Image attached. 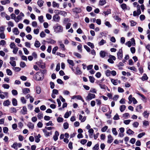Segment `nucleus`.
Returning a JSON list of instances; mask_svg holds the SVG:
<instances>
[{"instance_id": "nucleus-1", "label": "nucleus", "mask_w": 150, "mask_h": 150, "mask_svg": "<svg viewBox=\"0 0 150 150\" xmlns=\"http://www.w3.org/2000/svg\"><path fill=\"white\" fill-rule=\"evenodd\" d=\"M42 74L41 72H37L35 74V79L37 81L42 80L43 79L42 78Z\"/></svg>"}, {"instance_id": "nucleus-2", "label": "nucleus", "mask_w": 150, "mask_h": 150, "mask_svg": "<svg viewBox=\"0 0 150 150\" xmlns=\"http://www.w3.org/2000/svg\"><path fill=\"white\" fill-rule=\"evenodd\" d=\"M137 11H134L133 12V15L134 16H138L141 13V11L140 9V6L138 5L137 6Z\"/></svg>"}, {"instance_id": "nucleus-3", "label": "nucleus", "mask_w": 150, "mask_h": 150, "mask_svg": "<svg viewBox=\"0 0 150 150\" xmlns=\"http://www.w3.org/2000/svg\"><path fill=\"white\" fill-rule=\"evenodd\" d=\"M57 26L55 28V31L56 32H61L63 31V27L60 25L57 24Z\"/></svg>"}, {"instance_id": "nucleus-4", "label": "nucleus", "mask_w": 150, "mask_h": 150, "mask_svg": "<svg viewBox=\"0 0 150 150\" xmlns=\"http://www.w3.org/2000/svg\"><path fill=\"white\" fill-rule=\"evenodd\" d=\"M117 57L118 59L121 60L123 57V51L122 49H120L119 50L118 52L117 53Z\"/></svg>"}, {"instance_id": "nucleus-5", "label": "nucleus", "mask_w": 150, "mask_h": 150, "mask_svg": "<svg viewBox=\"0 0 150 150\" xmlns=\"http://www.w3.org/2000/svg\"><path fill=\"white\" fill-rule=\"evenodd\" d=\"M109 58L108 59V61L111 64H113L114 62L113 60H116L115 57L113 55H110L109 56Z\"/></svg>"}, {"instance_id": "nucleus-6", "label": "nucleus", "mask_w": 150, "mask_h": 150, "mask_svg": "<svg viewBox=\"0 0 150 150\" xmlns=\"http://www.w3.org/2000/svg\"><path fill=\"white\" fill-rule=\"evenodd\" d=\"M110 80L112 83L114 85H117L118 83L120 84L121 83L120 81L118 80L117 79H115L111 78Z\"/></svg>"}, {"instance_id": "nucleus-7", "label": "nucleus", "mask_w": 150, "mask_h": 150, "mask_svg": "<svg viewBox=\"0 0 150 150\" xmlns=\"http://www.w3.org/2000/svg\"><path fill=\"white\" fill-rule=\"evenodd\" d=\"M95 95L94 94L89 93L86 98V99L90 100L95 98Z\"/></svg>"}, {"instance_id": "nucleus-8", "label": "nucleus", "mask_w": 150, "mask_h": 150, "mask_svg": "<svg viewBox=\"0 0 150 150\" xmlns=\"http://www.w3.org/2000/svg\"><path fill=\"white\" fill-rule=\"evenodd\" d=\"M52 19L54 21L59 22L60 21V17L58 15H54L53 16Z\"/></svg>"}, {"instance_id": "nucleus-9", "label": "nucleus", "mask_w": 150, "mask_h": 150, "mask_svg": "<svg viewBox=\"0 0 150 150\" xmlns=\"http://www.w3.org/2000/svg\"><path fill=\"white\" fill-rule=\"evenodd\" d=\"M108 140L107 141L108 143L110 144L113 141V137L110 134H109L108 136Z\"/></svg>"}, {"instance_id": "nucleus-10", "label": "nucleus", "mask_w": 150, "mask_h": 150, "mask_svg": "<svg viewBox=\"0 0 150 150\" xmlns=\"http://www.w3.org/2000/svg\"><path fill=\"white\" fill-rule=\"evenodd\" d=\"M59 135V132L57 131H55L54 133V135L53 138L54 141H56L58 139V137Z\"/></svg>"}, {"instance_id": "nucleus-11", "label": "nucleus", "mask_w": 150, "mask_h": 150, "mask_svg": "<svg viewBox=\"0 0 150 150\" xmlns=\"http://www.w3.org/2000/svg\"><path fill=\"white\" fill-rule=\"evenodd\" d=\"M11 103V102L10 101V100H5L4 101L3 105L4 106H8L9 105H10Z\"/></svg>"}, {"instance_id": "nucleus-12", "label": "nucleus", "mask_w": 150, "mask_h": 150, "mask_svg": "<svg viewBox=\"0 0 150 150\" xmlns=\"http://www.w3.org/2000/svg\"><path fill=\"white\" fill-rule=\"evenodd\" d=\"M30 92V91L29 88H25L22 89V92L25 94L29 93Z\"/></svg>"}, {"instance_id": "nucleus-13", "label": "nucleus", "mask_w": 150, "mask_h": 150, "mask_svg": "<svg viewBox=\"0 0 150 150\" xmlns=\"http://www.w3.org/2000/svg\"><path fill=\"white\" fill-rule=\"evenodd\" d=\"M40 137L41 135L40 134H38V135L35 136V142L37 143L39 142L40 141Z\"/></svg>"}, {"instance_id": "nucleus-14", "label": "nucleus", "mask_w": 150, "mask_h": 150, "mask_svg": "<svg viewBox=\"0 0 150 150\" xmlns=\"http://www.w3.org/2000/svg\"><path fill=\"white\" fill-rule=\"evenodd\" d=\"M106 53L104 51H101L100 52V57L102 58H104L106 56Z\"/></svg>"}, {"instance_id": "nucleus-15", "label": "nucleus", "mask_w": 150, "mask_h": 150, "mask_svg": "<svg viewBox=\"0 0 150 150\" xmlns=\"http://www.w3.org/2000/svg\"><path fill=\"white\" fill-rule=\"evenodd\" d=\"M43 132L44 133V135L46 137H48L50 135V133L49 132H47V130L45 129H42Z\"/></svg>"}, {"instance_id": "nucleus-16", "label": "nucleus", "mask_w": 150, "mask_h": 150, "mask_svg": "<svg viewBox=\"0 0 150 150\" xmlns=\"http://www.w3.org/2000/svg\"><path fill=\"white\" fill-rule=\"evenodd\" d=\"M13 33L16 35H18L19 33L18 29L17 28H15L13 29Z\"/></svg>"}, {"instance_id": "nucleus-17", "label": "nucleus", "mask_w": 150, "mask_h": 150, "mask_svg": "<svg viewBox=\"0 0 150 150\" xmlns=\"http://www.w3.org/2000/svg\"><path fill=\"white\" fill-rule=\"evenodd\" d=\"M27 126L30 129H33L34 127V125L31 122H29L28 123Z\"/></svg>"}, {"instance_id": "nucleus-18", "label": "nucleus", "mask_w": 150, "mask_h": 150, "mask_svg": "<svg viewBox=\"0 0 150 150\" xmlns=\"http://www.w3.org/2000/svg\"><path fill=\"white\" fill-rule=\"evenodd\" d=\"M82 72L79 68L77 67L76 69V71L75 72V74L77 75H80L82 74Z\"/></svg>"}, {"instance_id": "nucleus-19", "label": "nucleus", "mask_w": 150, "mask_h": 150, "mask_svg": "<svg viewBox=\"0 0 150 150\" xmlns=\"http://www.w3.org/2000/svg\"><path fill=\"white\" fill-rule=\"evenodd\" d=\"M142 108V107L141 105H138L136 108V110L137 112H141V109Z\"/></svg>"}, {"instance_id": "nucleus-20", "label": "nucleus", "mask_w": 150, "mask_h": 150, "mask_svg": "<svg viewBox=\"0 0 150 150\" xmlns=\"http://www.w3.org/2000/svg\"><path fill=\"white\" fill-rule=\"evenodd\" d=\"M73 11L74 12L78 13H80L81 12V10L80 8H75L73 9Z\"/></svg>"}, {"instance_id": "nucleus-21", "label": "nucleus", "mask_w": 150, "mask_h": 150, "mask_svg": "<svg viewBox=\"0 0 150 150\" xmlns=\"http://www.w3.org/2000/svg\"><path fill=\"white\" fill-rule=\"evenodd\" d=\"M44 2V1L42 0H39L37 3L38 6L41 7L43 5Z\"/></svg>"}, {"instance_id": "nucleus-22", "label": "nucleus", "mask_w": 150, "mask_h": 150, "mask_svg": "<svg viewBox=\"0 0 150 150\" xmlns=\"http://www.w3.org/2000/svg\"><path fill=\"white\" fill-rule=\"evenodd\" d=\"M126 106L125 105H122L120 106V109L121 112H123L125 109Z\"/></svg>"}, {"instance_id": "nucleus-23", "label": "nucleus", "mask_w": 150, "mask_h": 150, "mask_svg": "<svg viewBox=\"0 0 150 150\" xmlns=\"http://www.w3.org/2000/svg\"><path fill=\"white\" fill-rule=\"evenodd\" d=\"M5 37L6 35L4 32L0 33V38L1 39H5L6 40V39L5 38Z\"/></svg>"}, {"instance_id": "nucleus-24", "label": "nucleus", "mask_w": 150, "mask_h": 150, "mask_svg": "<svg viewBox=\"0 0 150 150\" xmlns=\"http://www.w3.org/2000/svg\"><path fill=\"white\" fill-rule=\"evenodd\" d=\"M12 103L13 105L16 106L17 105V101L16 98H13L12 99Z\"/></svg>"}, {"instance_id": "nucleus-25", "label": "nucleus", "mask_w": 150, "mask_h": 150, "mask_svg": "<svg viewBox=\"0 0 150 150\" xmlns=\"http://www.w3.org/2000/svg\"><path fill=\"white\" fill-rule=\"evenodd\" d=\"M142 114L144 117L147 118L149 117V113L147 111H144Z\"/></svg>"}, {"instance_id": "nucleus-26", "label": "nucleus", "mask_w": 150, "mask_h": 150, "mask_svg": "<svg viewBox=\"0 0 150 150\" xmlns=\"http://www.w3.org/2000/svg\"><path fill=\"white\" fill-rule=\"evenodd\" d=\"M120 6L123 10H125L127 9V6L126 4H122L120 5Z\"/></svg>"}, {"instance_id": "nucleus-27", "label": "nucleus", "mask_w": 150, "mask_h": 150, "mask_svg": "<svg viewBox=\"0 0 150 150\" xmlns=\"http://www.w3.org/2000/svg\"><path fill=\"white\" fill-rule=\"evenodd\" d=\"M34 45L36 47H39L40 45V44L39 41L36 40L35 42Z\"/></svg>"}, {"instance_id": "nucleus-28", "label": "nucleus", "mask_w": 150, "mask_h": 150, "mask_svg": "<svg viewBox=\"0 0 150 150\" xmlns=\"http://www.w3.org/2000/svg\"><path fill=\"white\" fill-rule=\"evenodd\" d=\"M47 42L52 44H54L56 42V41L52 39H49L47 41Z\"/></svg>"}, {"instance_id": "nucleus-29", "label": "nucleus", "mask_w": 150, "mask_h": 150, "mask_svg": "<svg viewBox=\"0 0 150 150\" xmlns=\"http://www.w3.org/2000/svg\"><path fill=\"white\" fill-rule=\"evenodd\" d=\"M36 91L38 94H40L41 92V89L40 87L39 86H37L36 87Z\"/></svg>"}, {"instance_id": "nucleus-30", "label": "nucleus", "mask_w": 150, "mask_h": 150, "mask_svg": "<svg viewBox=\"0 0 150 150\" xmlns=\"http://www.w3.org/2000/svg\"><path fill=\"white\" fill-rule=\"evenodd\" d=\"M112 132L113 134L115 136L117 135L118 134L116 130V128H112Z\"/></svg>"}, {"instance_id": "nucleus-31", "label": "nucleus", "mask_w": 150, "mask_h": 150, "mask_svg": "<svg viewBox=\"0 0 150 150\" xmlns=\"http://www.w3.org/2000/svg\"><path fill=\"white\" fill-rule=\"evenodd\" d=\"M148 79V77H147L146 74H144L143 75V76L142 78V80L143 81H144L147 80Z\"/></svg>"}, {"instance_id": "nucleus-32", "label": "nucleus", "mask_w": 150, "mask_h": 150, "mask_svg": "<svg viewBox=\"0 0 150 150\" xmlns=\"http://www.w3.org/2000/svg\"><path fill=\"white\" fill-rule=\"evenodd\" d=\"M134 132L130 129H129L127 131V133L129 135L133 134Z\"/></svg>"}, {"instance_id": "nucleus-33", "label": "nucleus", "mask_w": 150, "mask_h": 150, "mask_svg": "<svg viewBox=\"0 0 150 150\" xmlns=\"http://www.w3.org/2000/svg\"><path fill=\"white\" fill-rule=\"evenodd\" d=\"M68 63L72 66H73L74 65L73 61L71 60L68 59L67 60Z\"/></svg>"}, {"instance_id": "nucleus-34", "label": "nucleus", "mask_w": 150, "mask_h": 150, "mask_svg": "<svg viewBox=\"0 0 150 150\" xmlns=\"http://www.w3.org/2000/svg\"><path fill=\"white\" fill-rule=\"evenodd\" d=\"M27 109L25 106H23V111L22 113L23 114L25 115L27 113Z\"/></svg>"}, {"instance_id": "nucleus-35", "label": "nucleus", "mask_w": 150, "mask_h": 150, "mask_svg": "<svg viewBox=\"0 0 150 150\" xmlns=\"http://www.w3.org/2000/svg\"><path fill=\"white\" fill-rule=\"evenodd\" d=\"M106 3V1L105 0H100L99 1V5L100 6H103Z\"/></svg>"}, {"instance_id": "nucleus-36", "label": "nucleus", "mask_w": 150, "mask_h": 150, "mask_svg": "<svg viewBox=\"0 0 150 150\" xmlns=\"http://www.w3.org/2000/svg\"><path fill=\"white\" fill-rule=\"evenodd\" d=\"M6 44V42L4 40H1L0 41V46L2 45V46H4Z\"/></svg>"}, {"instance_id": "nucleus-37", "label": "nucleus", "mask_w": 150, "mask_h": 150, "mask_svg": "<svg viewBox=\"0 0 150 150\" xmlns=\"http://www.w3.org/2000/svg\"><path fill=\"white\" fill-rule=\"evenodd\" d=\"M38 19L40 22L42 23L44 21L43 20V17L42 16H39L38 17Z\"/></svg>"}, {"instance_id": "nucleus-38", "label": "nucleus", "mask_w": 150, "mask_h": 150, "mask_svg": "<svg viewBox=\"0 0 150 150\" xmlns=\"http://www.w3.org/2000/svg\"><path fill=\"white\" fill-rule=\"evenodd\" d=\"M90 81L92 83H93L95 81L94 78L92 76H89Z\"/></svg>"}, {"instance_id": "nucleus-39", "label": "nucleus", "mask_w": 150, "mask_h": 150, "mask_svg": "<svg viewBox=\"0 0 150 150\" xmlns=\"http://www.w3.org/2000/svg\"><path fill=\"white\" fill-rule=\"evenodd\" d=\"M99 148V145L98 144H96L93 148V150H98Z\"/></svg>"}, {"instance_id": "nucleus-40", "label": "nucleus", "mask_w": 150, "mask_h": 150, "mask_svg": "<svg viewBox=\"0 0 150 150\" xmlns=\"http://www.w3.org/2000/svg\"><path fill=\"white\" fill-rule=\"evenodd\" d=\"M6 73L8 75L11 76L12 75V72L11 70L7 69L6 70Z\"/></svg>"}, {"instance_id": "nucleus-41", "label": "nucleus", "mask_w": 150, "mask_h": 150, "mask_svg": "<svg viewBox=\"0 0 150 150\" xmlns=\"http://www.w3.org/2000/svg\"><path fill=\"white\" fill-rule=\"evenodd\" d=\"M87 45L90 46L91 48H94V46L93 43H92L90 42H88L87 43Z\"/></svg>"}, {"instance_id": "nucleus-42", "label": "nucleus", "mask_w": 150, "mask_h": 150, "mask_svg": "<svg viewBox=\"0 0 150 150\" xmlns=\"http://www.w3.org/2000/svg\"><path fill=\"white\" fill-rule=\"evenodd\" d=\"M99 85L100 87V88L102 89H105L106 88H107V86H106L105 84H99Z\"/></svg>"}, {"instance_id": "nucleus-43", "label": "nucleus", "mask_w": 150, "mask_h": 150, "mask_svg": "<svg viewBox=\"0 0 150 150\" xmlns=\"http://www.w3.org/2000/svg\"><path fill=\"white\" fill-rule=\"evenodd\" d=\"M43 115L42 113L40 112L39 113L37 117L39 119H40L43 118Z\"/></svg>"}, {"instance_id": "nucleus-44", "label": "nucleus", "mask_w": 150, "mask_h": 150, "mask_svg": "<svg viewBox=\"0 0 150 150\" xmlns=\"http://www.w3.org/2000/svg\"><path fill=\"white\" fill-rule=\"evenodd\" d=\"M12 94L14 96H16L18 94V92L15 89H13L11 91Z\"/></svg>"}, {"instance_id": "nucleus-45", "label": "nucleus", "mask_w": 150, "mask_h": 150, "mask_svg": "<svg viewBox=\"0 0 150 150\" xmlns=\"http://www.w3.org/2000/svg\"><path fill=\"white\" fill-rule=\"evenodd\" d=\"M108 128V126L105 125L101 129V131L102 132H105L106 131Z\"/></svg>"}, {"instance_id": "nucleus-46", "label": "nucleus", "mask_w": 150, "mask_h": 150, "mask_svg": "<svg viewBox=\"0 0 150 150\" xmlns=\"http://www.w3.org/2000/svg\"><path fill=\"white\" fill-rule=\"evenodd\" d=\"M13 49V53L15 54H16L18 50V48L17 47H16Z\"/></svg>"}, {"instance_id": "nucleus-47", "label": "nucleus", "mask_w": 150, "mask_h": 150, "mask_svg": "<svg viewBox=\"0 0 150 150\" xmlns=\"http://www.w3.org/2000/svg\"><path fill=\"white\" fill-rule=\"evenodd\" d=\"M82 45L81 44H80L77 46V49L80 52H82Z\"/></svg>"}, {"instance_id": "nucleus-48", "label": "nucleus", "mask_w": 150, "mask_h": 150, "mask_svg": "<svg viewBox=\"0 0 150 150\" xmlns=\"http://www.w3.org/2000/svg\"><path fill=\"white\" fill-rule=\"evenodd\" d=\"M113 119L115 120H117L120 119L119 116L117 113L114 116L113 118Z\"/></svg>"}, {"instance_id": "nucleus-49", "label": "nucleus", "mask_w": 150, "mask_h": 150, "mask_svg": "<svg viewBox=\"0 0 150 150\" xmlns=\"http://www.w3.org/2000/svg\"><path fill=\"white\" fill-rule=\"evenodd\" d=\"M106 43V41L103 39H102L99 43V45H103L105 43Z\"/></svg>"}, {"instance_id": "nucleus-50", "label": "nucleus", "mask_w": 150, "mask_h": 150, "mask_svg": "<svg viewBox=\"0 0 150 150\" xmlns=\"http://www.w3.org/2000/svg\"><path fill=\"white\" fill-rule=\"evenodd\" d=\"M10 111L12 113H16L17 112L16 108H10Z\"/></svg>"}, {"instance_id": "nucleus-51", "label": "nucleus", "mask_w": 150, "mask_h": 150, "mask_svg": "<svg viewBox=\"0 0 150 150\" xmlns=\"http://www.w3.org/2000/svg\"><path fill=\"white\" fill-rule=\"evenodd\" d=\"M52 6L54 7H57V8H59V4L54 1H53L52 3Z\"/></svg>"}, {"instance_id": "nucleus-52", "label": "nucleus", "mask_w": 150, "mask_h": 150, "mask_svg": "<svg viewBox=\"0 0 150 150\" xmlns=\"http://www.w3.org/2000/svg\"><path fill=\"white\" fill-rule=\"evenodd\" d=\"M111 13L110 10V9H108L107 11H104L103 13L105 15H107L109 14H110Z\"/></svg>"}, {"instance_id": "nucleus-53", "label": "nucleus", "mask_w": 150, "mask_h": 150, "mask_svg": "<svg viewBox=\"0 0 150 150\" xmlns=\"http://www.w3.org/2000/svg\"><path fill=\"white\" fill-rule=\"evenodd\" d=\"M139 125V123L137 122H134L133 124L132 125L134 127L137 128Z\"/></svg>"}, {"instance_id": "nucleus-54", "label": "nucleus", "mask_w": 150, "mask_h": 150, "mask_svg": "<svg viewBox=\"0 0 150 150\" xmlns=\"http://www.w3.org/2000/svg\"><path fill=\"white\" fill-rule=\"evenodd\" d=\"M58 49V47L57 46L54 47L53 49L52 50V53L53 54H55L56 51Z\"/></svg>"}, {"instance_id": "nucleus-55", "label": "nucleus", "mask_w": 150, "mask_h": 150, "mask_svg": "<svg viewBox=\"0 0 150 150\" xmlns=\"http://www.w3.org/2000/svg\"><path fill=\"white\" fill-rule=\"evenodd\" d=\"M10 63L11 65L13 67L16 66V62L15 61H11L10 62Z\"/></svg>"}, {"instance_id": "nucleus-56", "label": "nucleus", "mask_w": 150, "mask_h": 150, "mask_svg": "<svg viewBox=\"0 0 150 150\" xmlns=\"http://www.w3.org/2000/svg\"><path fill=\"white\" fill-rule=\"evenodd\" d=\"M145 134V132H142V133H140L138 135L137 137L139 138H140L144 136Z\"/></svg>"}, {"instance_id": "nucleus-57", "label": "nucleus", "mask_w": 150, "mask_h": 150, "mask_svg": "<svg viewBox=\"0 0 150 150\" xmlns=\"http://www.w3.org/2000/svg\"><path fill=\"white\" fill-rule=\"evenodd\" d=\"M21 100L22 103L23 104H25L26 103V100L25 99V98L23 97H22L21 98Z\"/></svg>"}, {"instance_id": "nucleus-58", "label": "nucleus", "mask_w": 150, "mask_h": 150, "mask_svg": "<svg viewBox=\"0 0 150 150\" xmlns=\"http://www.w3.org/2000/svg\"><path fill=\"white\" fill-rule=\"evenodd\" d=\"M63 127L64 129H67L69 127V124L67 122L64 123Z\"/></svg>"}, {"instance_id": "nucleus-59", "label": "nucleus", "mask_w": 150, "mask_h": 150, "mask_svg": "<svg viewBox=\"0 0 150 150\" xmlns=\"http://www.w3.org/2000/svg\"><path fill=\"white\" fill-rule=\"evenodd\" d=\"M10 47L11 48L13 49L16 47V45L14 42H11L10 45Z\"/></svg>"}, {"instance_id": "nucleus-60", "label": "nucleus", "mask_w": 150, "mask_h": 150, "mask_svg": "<svg viewBox=\"0 0 150 150\" xmlns=\"http://www.w3.org/2000/svg\"><path fill=\"white\" fill-rule=\"evenodd\" d=\"M88 132L89 133L91 134L90 135V137H91V136L93 135V133L94 130L92 128H91L89 129Z\"/></svg>"}, {"instance_id": "nucleus-61", "label": "nucleus", "mask_w": 150, "mask_h": 150, "mask_svg": "<svg viewBox=\"0 0 150 150\" xmlns=\"http://www.w3.org/2000/svg\"><path fill=\"white\" fill-rule=\"evenodd\" d=\"M60 15H61L64 16H66L67 15V13L66 12L64 11H61Z\"/></svg>"}, {"instance_id": "nucleus-62", "label": "nucleus", "mask_w": 150, "mask_h": 150, "mask_svg": "<svg viewBox=\"0 0 150 150\" xmlns=\"http://www.w3.org/2000/svg\"><path fill=\"white\" fill-rule=\"evenodd\" d=\"M74 54L78 58H81V55L80 54H79L77 52H74Z\"/></svg>"}, {"instance_id": "nucleus-63", "label": "nucleus", "mask_w": 150, "mask_h": 150, "mask_svg": "<svg viewBox=\"0 0 150 150\" xmlns=\"http://www.w3.org/2000/svg\"><path fill=\"white\" fill-rule=\"evenodd\" d=\"M84 48L88 52H89L91 51V49L90 48L86 45H84Z\"/></svg>"}, {"instance_id": "nucleus-64", "label": "nucleus", "mask_w": 150, "mask_h": 150, "mask_svg": "<svg viewBox=\"0 0 150 150\" xmlns=\"http://www.w3.org/2000/svg\"><path fill=\"white\" fill-rule=\"evenodd\" d=\"M32 25L33 27H36L38 25L37 23L35 21H33L32 23Z\"/></svg>"}]
</instances>
